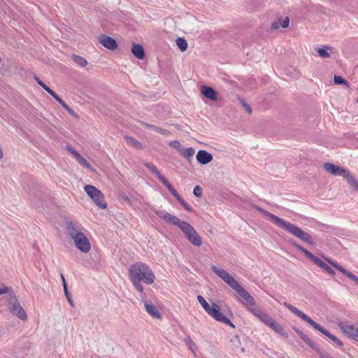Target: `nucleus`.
Masks as SVG:
<instances>
[{"instance_id":"f257e3e1","label":"nucleus","mask_w":358,"mask_h":358,"mask_svg":"<svg viewBox=\"0 0 358 358\" xmlns=\"http://www.w3.org/2000/svg\"><path fill=\"white\" fill-rule=\"evenodd\" d=\"M211 270L243 299L241 303L248 311L252 313L259 320L264 316L266 313L260 308L255 306L256 302L255 299L229 272L215 266H212Z\"/></svg>"},{"instance_id":"f03ea898","label":"nucleus","mask_w":358,"mask_h":358,"mask_svg":"<svg viewBox=\"0 0 358 358\" xmlns=\"http://www.w3.org/2000/svg\"><path fill=\"white\" fill-rule=\"evenodd\" d=\"M129 279L135 289L139 292L143 299L146 294L142 282L151 285L155 282V275L150 266L142 262H136L130 266L129 269Z\"/></svg>"},{"instance_id":"7ed1b4c3","label":"nucleus","mask_w":358,"mask_h":358,"mask_svg":"<svg viewBox=\"0 0 358 358\" xmlns=\"http://www.w3.org/2000/svg\"><path fill=\"white\" fill-rule=\"evenodd\" d=\"M255 208L258 211L264 214L270 222L277 225L280 228L285 229L293 236L297 237L298 238L302 240L310 245H314L315 244L310 235L307 232L303 231L299 227L275 215L274 214H272L271 213L264 210L261 207L255 206Z\"/></svg>"},{"instance_id":"20e7f679","label":"nucleus","mask_w":358,"mask_h":358,"mask_svg":"<svg viewBox=\"0 0 358 358\" xmlns=\"http://www.w3.org/2000/svg\"><path fill=\"white\" fill-rule=\"evenodd\" d=\"M66 225L67 234L73 240L76 248L82 252H88L91 249V245L87 236L81 231L80 224L68 220Z\"/></svg>"},{"instance_id":"39448f33","label":"nucleus","mask_w":358,"mask_h":358,"mask_svg":"<svg viewBox=\"0 0 358 358\" xmlns=\"http://www.w3.org/2000/svg\"><path fill=\"white\" fill-rule=\"evenodd\" d=\"M284 306L289 310L292 313L301 318L303 320L307 322L309 324H310L313 328L320 331L322 334L329 338L333 342H334L338 346L342 347L343 343L335 336L331 334L329 331L322 327L320 324H317L313 320H312L308 315L303 313L299 309L296 308L295 306L291 305L289 303H284Z\"/></svg>"},{"instance_id":"423d86ee","label":"nucleus","mask_w":358,"mask_h":358,"mask_svg":"<svg viewBox=\"0 0 358 358\" xmlns=\"http://www.w3.org/2000/svg\"><path fill=\"white\" fill-rule=\"evenodd\" d=\"M197 300L204 310L214 320L229 325L234 329L235 328L234 324H233L231 320L221 312L220 308L218 305L213 303L210 306L201 295L197 296Z\"/></svg>"},{"instance_id":"0eeeda50","label":"nucleus","mask_w":358,"mask_h":358,"mask_svg":"<svg viewBox=\"0 0 358 358\" xmlns=\"http://www.w3.org/2000/svg\"><path fill=\"white\" fill-rule=\"evenodd\" d=\"M7 307L9 312L14 316L18 317L22 321L27 319V315L24 309L20 305L15 293L14 292L7 299Z\"/></svg>"},{"instance_id":"6e6552de","label":"nucleus","mask_w":358,"mask_h":358,"mask_svg":"<svg viewBox=\"0 0 358 358\" xmlns=\"http://www.w3.org/2000/svg\"><path fill=\"white\" fill-rule=\"evenodd\" d=\"M179 229L184 233L185 237L194 245L199 247L201 245L202 241L201 236L193 228V227L186 221H183Z\"/></svg>"},{"instance_id":"1a4fd4ad","label":"nucleus","mask_w":358,"mask_h":358,"mask_svg":"<svg viewBox=\"0 0 358 358\" xmlns=\"http://www.w3.org/2000/svg\"><path fill=\"white\" fill-rule=\"evenodd\" d=\"M292 245L296 248L299 250L301 251L308 258L311 259L314 264H315L317 266L322 268L324 271H326L327 273L334 275L335 271L333 268H331L328 264H327L324 262H323L322 259H320L319 257L314 255L313 253L307 250L306 248L300 245L299 244L296 243H293Z\"/></svg>"},{"instance_id":"9d476101","label":"nucleus","mask_w":358,"mask_h":358,"mask_svg":"<svg viewBox=\"0 0 358 358\" xmlns=\"http://www.w3.org/2000/svg\"><path fill=\"white\" fill-rule=\"evenodd\" d=\"M87 194L92 199L94 203L100 208H107V203L104 200V196L102 192L91 185H87L84 187Z\"/></svg>"},{"instance_id":"9b49d317","label":"nucleus","mask_w":358,"mask_h":358,"mask_svg":"<svg viewBox=\"0 0 358 358\" xmlns=\"http://www.w3.org/2000/svg\"><path fill=\"white\" fill-rule=\"evenodd\" d=\"M260 321L277 334L286 337L287 336V334L284 331L282 327L267 313L261 318Z\"/></svg>"},{"instance_id":"f8f14e48","label":"nucleus","mask_w":358,"mask_h":358,"mask_svg":"<svg viewBox=\"0 0 358 358\" xmlns=\"http://www.w3.org/2000/svg\"><path fill=\"white\" fill-rule=\"evenodd\" d=\"M260 321L277 334L286 337L287 336V334L284 331L282 327L267 313L261 318Z\"/></svg>"},{"instance_id":"ddd939ff","label":"nucleus","mask_w":358,"mask_h":358,"mask_svg":"<svg viewBox=\"0 0 358 358\" xmlns=\"http://www.w3.org/2000/svg\"><path fill=\"white\" fill-rule=\"evenodd\" d=\"M155 213L157 215L165 221L167 223H170L174 226H176L179 228V226L183 222L184 220H181L178 217L171 215L167 211L164 210H156Z\"/></svg>"},{"instance_id":"4468645a","label":"nucleus","mask_w":358,"mask_h":358,"mask_svg":"<svg viewBox=\"0 0 358 358\" xmlns=\"http://www.w3.org/2000/svg\"><path fill=\"white\" fill-rule=\"evenodd\" d=\"M324 168L329 173L333 176H341L343 178L348 172V171L344 168L329 162L324 164Z\"/></svg>"},{"instance_id":"2eb2a0df","label":"nucleus","mask_w":358,"mask_h":358,"mask_svg":"<svg viewBox=\"0 0 358 358\" xmlns=\"http://www.w3.org/2000/svg\"><path fill=\"white\" fill-rule=\"evenodd\" d=\"M324 259L328 262L331 265H332L335 268L338 270L340 272H341L343 274L345 275L347 277H348L350 279L353 280L357 285H358V277L356 276L352 273L347 271L342 266L339 265L336 262H333L331 259L324 257Z\"/></svg>"},{"instance_id":"dca6fc26","label":"nucleus","mask_w":358,"mask_h":358,"mask_svg":"<svg viewBox=\"0 0 358 358\" xmlns=\"http://www.w3.org/2000/svg\"><path fill=\"white\" fill-rule=\"evenodd\" d=\"M99 41L107 49L114 50L117 48V43L116 41L110 36L101 35L99 37Z\"/></svg>"},{"instance_id":"f3484780","label":"nucleus","mask_w":358,"mask_h":358,"mask_svg":"<svg viewBox=\"0 0 358 358\" xmlns=\"http://www.w3.org/2000/svg\"><path fill=\"white\" fill-rule=\"evenodd\" d=\"M339 326L345 334L358 341V327L346 323H341Z\"/></svg>"},{"instance_id":"a211bd4d","label":"nucleus","mask_w":358,"mask_h":358,"mask_svg":"<svg viewBox=\"0 0 358 358\" xmlns=\"http://www.w3.org/2000/svg\"><path fill=\"white\" fill-rule=\"evenodd\" d=\"M231 350L236 354L245 352V348L241 346V342L238 336H234L229 341Z\"/></svg>"},{"instance_id":"6ab92c4d","label":"nucleus","mask_w":358,"mask_h":358,"mask_svg":"<svg viewBox=\"0 0 358 358\" xmlns=\"http://www.w3.org/2000/svg\"><path fill=\"white\" fill-rule=\"evenodd\" d=\"M142 301L144 302V306L146 311L154 318H160L161 314L157 309V308L152 304L151 301H147L146 297L143 299V298Z\"/></svg>"},{"instance_id":"aec40b11","label":"nucleus","mask_w":358,"mask_h":358,"mask_svg":"<svg viewBox=\"0 0 358 358\" xmlns=\"http://www.w3.org/2000/svg\"><path fill=\"white\" fill-rule=\"evenodd\" d=\"M171 194L174 196V197L178 200V202L181 203V205L189 212L192 211V208L187 204V203L180 196V194L177 192V191L173 188L172 185L169 183L166 186Z\"/></svg>"},{"instance_id":"412c9836","label":"nucleus","mask_w":358,"mask_h":358,"mask_svg":"<svg viewBox=\"0 0 358 358\" xmlns=\"http://www.w3.org/2000/svg\"><path fill=\"white\" fill-rule=\"evenodd\" d=\"M143 165L146 166L148 169H149L152 173L155 174L158 179L165 185H168L170 182L167 180V179L161 174V173L158 171L157 166L150 162H143Z\"/></svg>"},{"instance_id":"4be33fe9","label":"nucleus","mask_w":358,"mask_h":358,"mask_svg":"<svg viewBox=\"0 0 358 358\" xmlns=\"http://www.w3.org/2000/svg\"><path fill=\"white\" fill-rule=\"evenodd\" d=\"M196 157L198 162L201 164H207L213 160V155L203 150L197 152Z\"/></svg>"},{"instance_id":"5701e85b","label":"nucleus","mask_w":358,"mask_h":358,"mask_svg":"<svg viewBox=\"0 0 358 358\" xmlns=\"http://www.w3.org/2000/svg\"><path fill=\"white\" fill-rule=\"evenodd\" d=\"M201 92L206 98L211 101H216L217 100V92L210 87L202 86Z\"/></svg>"},{"instance_id":"b1692460","label":"nucleus","mask_w":358,"mask_h":358,"mask_svg":"<svg viewBox=\"0 0 358 358\" xmlns=\"http://www.w3.org/2000/svg\"><path fill=\"white\" fill-rule=\"evenodd\" d=\"M131 52L139 59H143L145 57L144 49L141 45L134 44L131 48Z\"/></svg>"},{"instance_id":"393cba45","label":"nucleus","mask_w":358,"mask_h":358,"mask_svg":"<svg viewBox=\"0 0 358 358\" xmlns=\"http://www.w3.org/2000/svg\"><path fill=\"white\" fill-rule=\"evenodd\" d=\"M38 84L43 87L48 93H49L55 100L58 102L62 99L53 90H52L48 86H47L43 82H42L38 78H35Z\"/></svg>"},{"instance_id":"a878e982","label":"nucleus","mask_w":358,"mask_h":358,"mask_svg":"<svg viewBox=\"0 0 358 358\" xmlns=\"http://www.w3.org/2000/svg\"><path fill=\"white\" fill-rule=\"evenodd\" d=\"M194 152H195V150L193 148H185V149H182L181 152L180 153L188 162H190L192 159Z\"/></svg>"},{"instance_id":"bb28decb","label":"nucleus","mask_w":358,"mask_h":358,"mask_svg":"<svg viewBox=\"0 0 358 358\" xmlns=\"http://www.w3.org/2000/svg\"><path fill=\"white\" fill-rule=\"evenodd\" d=\"M348 184L356 191H358V182L357 180L351 175L350 172L348 171V172L346 173V175L344 177Z\"/></svg>"},{"instance_id":"cd10ccee","label":"nucleus","mask_w":358,"mask_h":358,"mask_svg":"<svg viewBox=\"0 0 358 358\" xmlns=\"http://www.w3.org/2000/svg\"><path fill=\"white\" fill-rule=\"evenodd\" d=\"M145 127L148 129H150L155 131V132H157V133L162 134V135L168 136V135L171 134V132L169 130H166V129L161 128V127H158L153 124H145Z\"/></svg>"},{"instance_id":"c85d7f7f","label":"nucleus","mask_w":358,"mask_h":358,"mask_svg":"<svg viewBox=\"0 0 358 358\" xmlns=\"http://www.w3.org/2000/svg\"><path fill=\"white\" fill-rule=\"evenodd\" d=\"M72 57L73 62L80 67H85L87 64V61L81 56L73 55Z\"/></svg>"},{"instance_id":"c756f323","label":"nucleus","mask_w":358,"mask_h":358,"mask_svg":"<svg viewBox=\"0 0 358 358\" xmlns=\"http://www.w3.org/2000/svg\"><path fill=\"white\" fill-rule=\"evenodd\" d=\"M61 278H62V284H63V287H64V294H65V296L68 300V301L69 302V303L73 306V301L71 298V296H70V294L69 292V290H68V288H67V285H66V280L64 278V276L63 274H61Z\"/></svg>"},{"instance_id":"7c9ffc66","label":"nucleus","mask_w":358,"mask_h":358,"mask_svg":"<svg viewBox=\"0 0 358 358\" xmlns=\"http://www.w3.org/2000/svg\"><path fill=\"white\" fill-rule=\"evenodd\" d=\"M330 49L331 48L329 46H324L323 48H319L317 50V53L319 56L322 58H329L330 54L328 52V50Z\"/></svg>"},{"instance_id":"2f4dec72","label":"nucleus","mask_w":358,"mask_h":358,"mask_svg":"<svg viewBox=\"0 0 358 358\" xmlns=\"http://www.w3.org/2000/svg\"><path fill=\"white\" fill-rule=\"evenodd\" d=\"M303 341L307 343L312 349H313L318 355H320V352H322L323 350L319 349L318 345L314 343L312 340H310L308 336Z\"/></svg>"},{"instance_id":"473e14b6","label":"nucleus","mask_w":358,"mask_h":358,"mask_svg":"<svg viewBox=\"0 0 358 358\" xmlns=\"http://www.w3.org/2000/svg\"><path fill=\"white\" fill-rule=\"evenodd\" d=\"M303 341L307 343L312 349H313L318 355H320V352H322L323 350L319 349L318 345L314 343L312 340H310L308 336Z\"/></svg>"},{"instance_id":"72a5a7b5","label":"nucleus","mask_w":358,"mask_h":358,"mask_svg":"<svg viewBox=\"0 0 358 358\" xmlns=\"http://www.w3.org/2000/svg\"><path fill=\"white\" fill-rule=\"evenodd\" d=\"M303 341L307 343L312 349H313L318 355H320V352H322L323 350L319 349L318 345L314 343L312 340H310L308 336Z\"/></svg>"},{"instance_id":"f704fd0d","label":"nucleus","mask_w":358,"mask_h":358,"mask_svg":"<svg viewBox=\"0 0 358 358\" xmlns=\"http://www.w3.org/2000/svg\"><path fill=\"white\" fill-rule=\"evenodd\" d=\"M185 343L186 345L189 347V350L195 354L196 350H197L196 345L194 343V342L192 340V338L189 336H187L185 338Z\"/></svg>"},{"instance_id":"c9c22d12","label":"nucleus","mask_w":358,"mask_h":358,"mask_svg":"<svg viewBox=\"0 0 358 358\" xmlns=\"http://www.w3.org/2000/svg\"><path fill=\"white\" fill-rule=\"evenodd\" d=\"M78 163L85 166L88 170H92L90 164L80 154L76 157Z\"/></svg>"},{"instance_id":"e433bc0d","label":"nucleus","mask_w":358,"mask_h":358,"mask_svg":"<svg viewBox=\"0 0 358 358\" xmlns=\"http://www.w3.org/2000/svg\"><path fill=\"white\" fill-rule=\"evenodd\" d=\"M126 139H127V142L129 145H130L136 148H138V149L142 148L141 143L140 142H138L137 140H136L135 138H134L132 137H127Z\"/></svg>"},{"instance_id":"4c0bfd02","label":"nucleus","mask_w":358,"mask_h":358,"mask_svg":"<svg viewBox=\"0 0 358 358\" xmlns=\"http://www.w3.org/2000/svg\"><path fill=\"white\" fill-rule=\"evenodd\" d=\"M176 44L178 46V48L180 49V50L182 52L186 50L187 48V42L183 38H178L176 40Z\"/></svg>"},{"instance_id":"58836bf2","label":"nucleus","mask_w":358,"mask_h":358,"mask_svg":"<svg viewBox=\"0 0 358 358\" xmlns=\"http://www.w3.org/2000/svg\"><path fill=\"white\" fill-rule=\"evenodd\" d=\"M15 292L11 287L3 286L0 287V295L6 294H8V298L13 294Z\"/></svg>"},{"instance_id":"ea45409f","label":"nucleus","mask_w":358,"mask_h":358,"mask_svg":"<svg viewBox=\"0 0 358 358\" xmlns=\"http://www.w3.org/2000/svg\"><path fill=\"white\" fill-rule=\"evenodd\" d=\"M334 82L336 85H342V84L348 85V82L345 79H343L342 77L338 76H334Z\"/></svg>"},{"instance_id":"a19ab883","label":"nucleus","mask_w":358,"mask_h":358,"mask_svg":"<svg viewBox=\"0 0 358 358\" xmlns=\"http://www.w3.org/2000/svg\"><path fill=\"white\" fill-rule=\"evenodd\" d=\"M193 194L196 197L202 196V188L199 185H196L193 190Z\"/></svg>"},{"instance_id":"79ce46f5","label":"nucleus","mask_w":358,"mask_h":358,"mask_svg":"<svg viewBox=\"0 0 358 358\" xmlns=\"http://www.w3.org/2000/svg\"><path fill=\"white\" fill-rule=\"evenodd\" d=\"M170 145L174 148H176V150H178L180 152H181V150H182V146H181V144L179 141H171L170 143Z\"/></svg>"},{"instance_id":"37998d69","label":"nucleus","mask_w":358,"mask_h":358,"mask_svg":"<svg viewBox=\"0 0 358 358\" xmlns=\"http://www.w3.org/2000/svg\"><path fill=\"white\" fill-rule=\"evenodd\" d=\"M242 106L244 107V108L246 110V111L248 113V114L252 113V108L243 99H240Z\"/></svg>"},{"instance_id":"c03bdc74","label":"nucleus","mask_w":358,"mask_h":358,"mask_svg":"<svg viewBox=\"0 0 358 358\" xmlns=\"http://www.w3.org/2000/svg\"><path fill=\"white\" fill-rule=\"evenodd\" d=\"M68 152L71 154L75 158L79 155V153L74 150L71 146L67 145L66 147Z\"/></svg>"},{"instance_id":"a18cd8bd","label":"nucleus","mask_w":358,"mask_h":358,"mask_svg":"<svg viewBox=\"0 0 358 358\" xmlns=\"http://www.w3.org/2000/svg\"><path fill=\"white\" fill-rule=\"evenodd\" d=\"M68 152L71 154L75 158L79 155V153L74 150L71 146L67 145L66 147Z\"/></svg>"},{"instance_id":"49530a36","label":"nucleus","mask_w":358,"mask_h":358,"mask_svg":"<svg viewBox=\"0 0 358 358\" xmlns=\"http://www.w3.org/2000/svg\"><path fill=\"white\" fill-rule=\"evenodd\" d=\"M289 24V19L288 17H286L283 19L282 22H281V26L282 28H287Z\"/></svg>"},{"instance_id":"de8ad7c7","label":"nucleus","mask_w":358,"mask_h":358,"mask_svg":"<svg viewBox=\"0 0 358 358\" xmlns=\"http://www.w3.org/2000/svg\"><path fill=\"white\" fill-rule=\"evenodd\" d=\"M59 103L62 106V107L66 109L68 112H71V108L62 100L61 99Z\"/></svg>"},{"instance_id":"09e8293b","label":"nucleus","mask_w":358,"mask_h":358,"mask_svg":"<svg viewBox=\"0 0 358 358\" xmlns=\"http://www.w3.org/2000/svg\"><path fill=\"white\" fill-rule=\"evenodd\" d=\"M319 356H320V358H334L329 354H328L327 352H325L324 350L322 352H320Z\"/></svg>"},{"instance_id":"8fccbe9b","label":"nucleus","mask_w":358,"mask_h":358,"mask_svg":"<svg viewBox=\"0 0 358 358\" xmlns=\"http://www.w3.org/2000/svg\"><path fill=\"white\" fill-rule=\"evenodd\" d=\"M294 330L303 340H305L307 336L305 334H303L301 330L298 329H294Z\"/></svg>"},{"instance_id":"3c124183","label":"nucleus","mask_w":358,"mask_h":358,"mask_svg":"<svg viewBox=\"0 0 358 358\" xmlns=\"http://www.w3.org/2000/svg\"><path fill=\"white\" fill-rule=\"evenodd\" d=\"M279 22H273L271 23V27L273 29H277L279 28Z\"/></svg>"},{"instance_id":"603ef678","label":"nucleus","mask_w":358,"mask_h":358,"mask_svg":"<svg viewBox=\"0 0 358 358\" xmlns=\"http://www.w3.org/2000/svg\"><path fill=\"white\" fill-rule=\"evenodd\" d=\"M31 199L36 206H39V202L38 201V199L36 198V195H34V196H31Z\"/></svg>"},{"instance_id":"864d4df0","label":"nucleus","mask_w":358,"mask_h":358,"mask_svg":"<svg viewBox=\"0 0 358 358\" xmlns=\"http://www.w3.org/2000/svg\"><path fill=\"white\" fill-rule=\"evenodd\" d=\"M3 158V152L1 148H0V159Z\"/></svg>"},{"instance_id":"5fc2aeb1","label":"nucleus","mask_w":358,"mask_h":358,"mask_svg":"<svg viewBox=\"0 0 358 358\" xmlns=\"http://www.w3.org/2000/svg\"><path fill=\"white\" fill-rule=\"evenodd\" d=\"M69 113L70 114H71L72 115H73V116H76V113H75V112H74L72 109H71V112H69Z\"/></svg>"},{"instance_id":"6e6d98bb","label":"nucleus","mask_w":358,"mask_h":358,"mask_svg":"<svg viewBox=\"0 0 358 358\" xmlns=\"http://www.w3.org/2000/svg\"><path fill=\"white\" fill-rule=\"evenodd\" d=\"M357 102H358V99H357Z\"/></svg>"}]
</instances>
